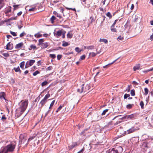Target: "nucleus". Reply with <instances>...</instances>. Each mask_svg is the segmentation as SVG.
Here are the masks:
<instances>
[{
    "label": "nucleus",
    "mask_w": 153,
    "mask_h": 153,
    "mask_svg": "<svg viewBox=\"0 0 153 153\" xmlns=\"http://www.w3.org/2000/svg\"><path fill=\"white\" fill-rule=\"evenodd\" d=\"M11 7L10 6H9L7 7L6 8L5 10L6 11V12H7V13L10 12L11 11Z\"/></svg>",
    "instance_id": "obj_20"
},
{
    "label": "nucleus",
    "mask_w": 153,
    "mask_h": 153,
    "mask_svg": "<svg viewBox=\"0 0 153 153\" xmlns=\"http://www.w3.org/2000/svg\"><path fill=\"white\" fill-rule=\"evenodd\" d=\"M108 111V109H106L105 110H104L103 111V112H102V113L101 114V115H105L106 113V112H107Z\"/></svg>",
    "instance_id": "obj_44"
},
{
    "label": "nucleus",
    "mask_w": 153,
    "mask_h": 153,
    "mask_svg": "<svg viewBox=\"0 0 153 153\" xmlns=\"http://www.w3.org/2000/svg\"><path fill=\"white\" fill-rule=\"evenodd\" d=\"M69 45L68 43V42L63 41V44L62 46L64 47H66L68 46Z\"/></svg>",
    "instance_id": "obj_31"
},
{
    "label": "nucleus",
    "mask_w": 153,
    "mask_h": 153,
    "mask_svg": "<svg viewBox=\"0 0 153 153\" xmlns=\"http://www.w3.org/2000/svg\"><path fill=\"white\" fill-rule=\"evenodd\" d=\"M25 65V62H22L20 64V66L21 68L23 69Z\"/></svg>",
    "instance_id": "obj_32"
},
{
    "label": "nucleus",
    "mask_w": 153,
    "mask_h": 153,
    "mask_svg": "<svg viewBox=\"0 0 153 153\" xmlns=\"http://www.w3.org/2000/svg\"><path fill=\"white\" fill-rule=\"evenodd\" d=\"M35 37L36 38H39L42 36V35L40 34V32H38L34 35Z\"/></svg>",
    "instance_id": "obj_22"
},
{
    "label": "nucleus",
    "mask_w": 153,
    "mask_h": 153,
    "mask_svg": "<svg viewBox=\"0 0 153 153\" xmlns=\"http://www.w3.org/2000/svg\"><path fill=\"white\" fill-rule=\"evenodd\" d=\"M138 129V128L137 127L135 128V127H133L126 131L125 133L126 134H130L134 132L135 131Z\"/></svg>",
    "instance_id": "obj_5"
},
{
    "label": "nucleus",
    "mask_w": 153,
    "mask_h": 153,
    "mask_svg": "<svg viewBox=\"0 0 153 153\" xmlns=\"http://www.w3.org/2000/svg\"><path fill=\"white\" fill-rule=\"evenodd\" d=\"M111 29L112 32H116L117 30L115 28H114V26L112 25L111 27Z\"/></svg>",
    "instance_id": "obj_24"
},
{
    "label": "nucleus",
    "mask_w": 153,
    "mask_h": 153,
    "mask_svg": "<svg viewBox=\"0 0 153 153\" xmlns=\"http://www.w3.org/2000/svg\"><path fill=\"white\" fill-rule=\"evenodd\" d=\"M20 5H13V7H14V10H16L19 8V6Z\"/></svg>",
    "instance_id": "obj_38"
},
{
    "label": "nucleus",
    "mask_w": 153,
    "mask_h": 153,
    "mask_svg": "<svg viewBox=\"0 0 153 153\" xmlns=\"http://www.w3.org/2000/svg\"><path fill=\"white\" fill-rule=\"evenodd\" d=\"M53 14L55 15L57 17L60 19L62 18V16H61V15L59 14L58 13L54 11Z\"/></svg>",
    "instance_id": "obj_16"
},
{
    "label": "nucleus",
    "mask_w": 153,
    "mask_h": 153,
    "mask_svg": "<svg viewBox=\"0 0 153 153\" xmlns=\"http://www.w3.org/2000/svg\"><path fill=\"white\" fill-rule=\"evenodd\" d=\"M60 0H54L53 1V3L52 4L53 5H54L53 4H56V3H57L59 2Z\"/></svg>",
    "instance_id": "obj_51"
},
{
    "label": "nucleus",
    "mask_w": 153,
    "mask_h": 153,
    "mask_svg": "<svg viewBox=\"0 0 153 153\" xmlns=\"http://www.w3.org/2000/svg\"><path fill=\"white\" fill-rule=\"evenodd\" d=\"M73 34L70 33L69 32L67 34V37L68 38H71L73 36Z\"/></svg>",
    "instance_id": "obj_33"
},
{
    "label": "nucleus",
    "mask_w": 153,
    "mask_h": 153,
    "mask_svg": "<svg viewBox=\"0 0 153 153\" xmlns=\"http://www.w3.org/2000/svg\"><path fill=\"white\" fill-rule=\"evenodd\" d=\"M62 33V31L61 30H59L57 31L54 30L53 32L54 36L57 38H58L60 36Z\"/></svg>",
    "instance_id": "obj_7"
},
{
    "label": "nucleus",
    "mask_w": 153,
    "mask_h": 153,
    "mask_svg": "<svg viewBox=\"0 0 153 153\" xmlns=\"http://www.w3.org/2000/svg\"><path fill=\"white\" fill-rule=\"evenodd\" d=\"M24 45V44L22 42H20L16 44L15 46V48L16 49H18L21 48Z\"/></svg>",
    "instance_id": "obj_10"
},
{
    "label": "nucleus",
    "mask_w": 153,
    "mask_h": 153,
    "mask_svg": "<svg viewBox=\"0 0 153 153\" xmlns=\"http://www.w3.org/2000/svg\"><path fill=\"white\" fill-rule=\"evenodd\" d=\"M94 48V47L93 45H91L89 46H87V49L89 50H92Z\"/></svg>",
    "instance_id": "obj_30"
},
{
    "label": "nucleus",
    "mask_w": 153,
    "mask_h": 153,
    "mask_svg": "<svg viewBox=\"0 0 153 153\" xmlns=\"http://www.w3.org/2000/svg\"><path fill=\"white\" fill-rule=\"evenodd\" d=\"M76 146H77V143L76 142L73 143L71 145L68 146V148L69 150H71Z\"/></svg>",
    "instance_id": "obj_9"
},
{
    "label": "nucleus",
    "mask_w": 153,
    "mask_h": 153,
    "mask_svg": "<svg viewBox=\"0 0 153 153\" xmlns=\"http://www.w3.org/2000/svg\"><path fill=\"white\" fill-rule=\"evenodd\" d=\"M65 8L67 10H71L74 11L75 12L76 11V10L75 8H72L68 7H65Z\"/></svg>",
    "instance_id": "obj_43"
},
{
    "label": "nucleus",
    "mask_w": 153,
    "mask_h": 153,
    "mask_svg": "<svg viewBox=\"0 0 153 153\" xmlns=\"http://www.w3.org/2000/svg\"><path fill=\"white\" fill-rule=\"evenodd\" d=\"M132 104H128L127 105L126 108H127L129 109L131 108V107H132Z\"/></svg>",
    "instance_id": "obj_46"
},
{
    "label": "nucleus",
    "mask_w": 153,
    "mask_h": 153,
    "mask_svg": "<svg viewBox=\"0 0 153 153\" xmlns=\"http://www.w3.org/2000/svg\"><path fill=\"white\" fill-rule=\"evenodd\" d=\"M23 25L22 24V21L20 20L18 23V26L19 29H20L23 27Z\"/></svg>",
    "instance_id": "obj_15"
},
{
    "label": "nucleus",
    "mask_w": 153,
    "mask_h": 153,
    "mask_svg": "<svg viewBox=\"0 0 153 153\" xmlns=\"http://www.w3.org/2000/svg\"><path fill=\"white\" fill-rule=\"evenodd\" d=\"M44 41V39H41L39 40V45H40L42 44Z\"/></svg>",
    "instance_id": "obj_34"
},
{
    "label": "nucleus",
    "mask_w": 153,
    "mask_h": 153,
    "mask_svg": "<svg viewBox=\"0 0 153 153\" xmlns=\"http://www.w3.org/2000/svg\"><path fill=\"white\" fill-rule=\"evenodd\" d=\"M75 51L76 52L78 53L80 52L81 51V50H80L78 47L76 48Z\"/></svg>",
    "instance_id": "obj_42"
},
{
    "label": "nucleus",
    "mask_w": 153,
    "mask_h": 153,
    "mask_svg": "<svg viewBox=\"0 0 153 153\" xmlns=\"http://www.w3.org/2000/svg\"><path fill=\"white\" fill-rule=\"evenodd\" d=\"M6 119V118L5 117V115H4L1 117V120H2L3 121H4Z\"/></svg>",
    "instance_id": "obj_56"
},
{
    "label": "nucleus",
    "mask_w": 153,
    "mask_h": 153,
    "mask_svg": "<svg viewBox=\"0 0 153 153\" xmlns=\"http://www.w3.org/2000/svg\"><path fill=\"white\" fill-rule=\"evenodd\" d=\"M85 57V55H83L81 56L80 60L84 59Z\"/></svg>",
    "instance_id": "obj_49"
},
{
    "label": "nucleus",
    "mask_w": 153,
    "mask_h": 153,
    "mask_svg": "<svg viewBox=\"0 0 153 153\" xmlns=\"http://www.w3.org/2000/svg\"><path fill=\"white\" fill-rule=\"evenodd\" d=\"M10 33L13 36H17L15 32L10 31Z\"/></svg>",
    "instance_id": "obj_48"
},
{
    "label": "nucleus",
    "mask_w": 153,
    "mask_h": 153,
    "mask_svg": "<svg viewBox=\"0 0 153 153\" xmlns=\"http://www.w3.org/2000/svg\"><path fill=\"white\" fill-rule=\"evenodd\" d=\"M140 68V64H139L136 65L134 67V70L136 71L137 70H139Z\"/></svg>",
    "instance_id": "obj_14"
},
{
    "label": "nucleus",
    "mask_w": 153,
    "mask_h": 153,
    "mask_svg": "<svg viewBox=\"0 0 153 153\" xmlns=\"http://www.w3.org/2000/svg\"><path fill=\"white\" fill-rule=\"evenodd\" d=\"M48 82L47 81H45L42 82V83L41 84V85L42 86H44L45 85H46L47 84Z\"/></svg>",
    "instance_id": "obj_39"
},
{
    "label": "nucleus",
    "mask_w": 153,
    "mask_h": 153,
    "mask_svg": "<svg viewBox=\"0 0 153 153\" xmlns=\"http://www.w3.org/2000/svg\"><path fill=\"white\" fill-rule=\"evenodd\" d=\"M52 68V67L51 66H50L46 68V70L47 71H50L51 70Z\"/></svg>",
    "instance_id": "obj_58"
},
{
    "label": "nucleus",
    "mask_w": 153,
    "mask_h": 153,
    "mask_svg": "<svg viewBox=\"0 0 153 153\" xmlns=\"http://www.w3.org/2000/svg\"><path fill=\"white\" fill-rule=\"evenodd\" d=\"M36 136L37 137H41L42 136L41 133H40L39 134L38 133L37 134H36L35 135H33L32 136L30 137L28 139V141H29L34 139L35 138V137H36Z\"/></svg>",
    "instance_id": "obj_8"
},
{
    "label": "nucleus",
    "mask_w": 153,
    "mask_h": 153,
    "mask_svg": "<svg viewBox=\"0 0 153 153\" xmlns=\"http://www.w3.org/2000/svg\"><path fill=\"white\" fill-rule=\"evenodd\" d=\"M6 49L7 50L11 49L12 48L11 47V44L10 42H9L6 45Z\"/></svg>",
    "instance_id": "obj_19"
},
{
    "label": "nucleus",
    "mask_w": 153,
    "mask_h": 153,
    "mask_svg": "<svg viewBox=\"0 0 153 153\" xmlns=\"http://www.w3.org/2000/svg\"><path fill=\"white\" fill-rule=\"evenodd\" d=\"M16 144L15 142H13L6 146L2 147L0 153H8V152H12L15 148Z\"/></svg>",
    "instance_id": "obj_1"
},
{
    "label": "nucleus",
    "mask_w": 153,
    "mask_h": 153,
    "mask_svg": "<svg viewBox=\"0 0 153 153\" xmlns=\"http://www.w3.org/2000/svg\"><path fill=\"white\" fill-rule=\"evenodd\" d=\"M62 37L63 38H64L65 36V33H66V31H62Z\"/></svg>",
    "instance_id": "obj_47"
},
{
    "label": "nucleus",
    "mask_w": 153,
    "mask_h": 153,
    "mask_svg": "<svg viewBox=\"0 0 153 153\" xmlns=\"http://www.w3.org/2000/svg\"><path fill=\"white\" fill-rule=\"evenodd\" d=\"M123 150L122 148L119 146L117 148L112 149L110 151V153H121Z\"/></svg>",
    "instance_id": "obj_4"
},
{
    "label": "nucleus",
    "mask_w": 153,
    "mask_h": 153,
    "mask_svg": "<svg viewBox=\"0 0 153 153\" xmlns=\"http://www.w3.org/2000/svg\"><path fill=\"white\" fill-rule=\"evenodd\" d=\"M130 93L132 96H134L135 95L134 90L133 89L131 90Z\"/></svg>",
    "instance_id": "obj_37"
},
{
    "label": "nucleus",
    "mask_w": 153,
    "mask_h": 153,
    "mask_svg": "<svg viewBox=\"0 0 153 153\" xmlns=\"http://www.w3.org/2000/svg\"><path fill=\"white\" fill-rule=\"evenodd\" d=\"M120 58V57L118 58H117V59H116L115 60H114L113 62H112L110 63H109L106 65H105L103 67V68H107V67L108 65H111V64H113L115 62L117 59H118L119 58Z\"/></svg>",
    "instance_id": "obj_27"
},
{
    "label": "nucleus",
    "mask_w": 153,
    "mask_h": 153,
    "mask_svg": "<svg viewBox=\"0 0 153 153\" xmlns=\"http://www.w3.org/2000/svg\"><path fill=\"white\" fill-rule=\"evenodd\" d=\"M46 101L43 99L40 102V104L41 105V106H43L46 103Z\"/></svg>",
    "instance_id": "obj_18"
},
{
    "label": "nucleus",
    "mask_w": 153,
    "mask_h": 153,
    "mask_svg": "<svg viewBox=\"0 0 153 153\" xmlns=\"http://www.w3.org/2000/svg\"><path fill=\"white\" fill-rule=\"evenodd\" d=\"M140 106L141 108L142 109H143L144 108V104L143 102L142 101H141L140 102Z\"/></svg>",
    "instance_id": "obj_25"
},
{
    "label": "nucleus",
    "mask_w": 153,
    "mask_h": 153,
    "mask_svg": "<svg viewBox=\"0 0 153 153\" xmlns=\"http://www.w3.org/2000/svg\"><path fill=\"white\" fill-rule=\"evenodd\" d=\"M31 49H35L36 48V46L35 45H32L30 46Z\"/></svg>",
    "instance_id": "obj_55"
},
{
    "label": "nucleus",
    "mask_w": 153,
    "mask_h": 153,
    "mask_svg": "<svg viewBox=\"0 0 153 153\" xmlns=\"http://www.w3.org/2000/svg\"><path fill=\"white\" fill-rule=\"evenodd\" d=\"M49 43H48L45 42L42 43V47L43 48H47L49 45Z\"/></svg>",
    "instance_id": "obj_13"
},
{
    "label": "nucleus",
    "mask_w": 153,
    "mask_h": 153,
    "mask_svg": "<svg viewBox=\"0 0 153 153\" xmlns=\"http://www.w3.org/2000/svg\"><path fill=\"white\" fill-rule=\"evenodd\" d=\"M132 83L135 85H138V83L135 81H133Z\"/></svg>",
    "instance_id": "obj_62"
},
{
    "label": "nucleus",
    "mask_w": 153,
    "mask_h": 153,
    "mask_svg": "<svg viewBox=\"0 0 153 153\" xmlns=\"http://www.w3.org/2000/svg\"><path fill=\"white\" fill-rule=\"evenodd\" d=\"M150 39L152 41L153 40V34H152V35L150 36Z\"/></svg>",
    "instance_id": "obj_64"
},
{
    "label": "nucleus",
    "mask_w": 153,
    "mask_h": 153,
    "mask_svg": "<svg viewBox=\"0 0 153 153\" xmlns=\"http://www.w3.org/2000/svg\"><path fill=\"white\" fill-rule=\"evenodd\" d=\"M99 53H95L94 52L90 53H89V55L90 56H91L92 57H94L96 55Z\"/></svg>",
    "instance_id": "obj_26"
},
{
    "label": "nucleus",
    "mask_w": 153,
    "mask_h": 153,
    "mask_svg": "<svg viewBox=\"0 0 153 153\" xmlns=\"http://www.w3.org/2000/svg\"><path fill=\"white\" fill-rule=\"evenodd\" d=\"M9 20H7L4 21V23H6L5 25H6L8 26L11 25L9 22Z\"/></svg>",
    "instance_id": "obj_28"
},
{
    "label": "nucleus",
    "mask_w": 153,
    "mask_h": 153,
    "mask_svg": "<svg viewBox=\"0 0 153 153\" xmlns=\"http://www.w3.org/2000/svg\"><path fill=\"white\" fill-rule=\"evenodd\" d=\"M55 100H54L52 101L50 104V107H52L54 105L55 102Z\"/></svg>",
    "instance_id": "obj_59"
},
{
    "label": "nucleus",
    "mask_w": 153,
    "mask_h": 153,
    "mask_svg": "<svg viewBox=\"0 0 153 153\" xmlns=\"http://www.w3.org/2000/svg\"><path fill=\"white\" fill-rule=\"evenodd\" d=\"M21 104L20 106V108L21 110V111L23 112L27 108L28 103V100H25L23 101H21Z\"/></svg>",
    "instance_id": "obj_2"
},
{
    "label": "nucleus",
    "mask_w": 153,
    "mask_h": 153,
    "mask_svg": "<svg viewBox=\"0 0 153 153\" xmlns=\"http://www.w3.org/2000/svg\"><path fill=\"white\" fill-rule=\"evenodd\" d=\"M14 70L16 72H19L20 73H21V71L20 70L19 67V66H18L17 68H13Z\"/></svg>",
    "instance_id": "obj_21"
},
{
    "label": "nucleus",
    "mask_w": 153,
    "mask_h": 153,
    "mask_svg": "<svg viewBox=\"0 0 153 153\" xmlns=\"http://www.w3.org/2000/svg\"><path fill=\"white\" fill-rule=\"evenodd\" d=\"M25 35V33L24 32H23L20 34L19 36L20 37H22Z\"/></svg>",
    "instance_id": "obj_52"
},
{
    "label": "nucleus",
    "mask_w": 153,
    "mask_h": 153,
    "mask_svg": "<svg viewBox=\"0 0 153 153\" xmlns=\"http://www.w3.org/2000/svg\"><path fill=\"white\" fill-rule=\"evenodd\" d=\"M144 91H145V93H144V94L145 95H146L148 94V92H149V90H148V89L146 88H145Z\"/></svg>",
    "instance_id": "obj_35"
},
{
    "label": "nucleus",
    "mask_w": 153,
    "mask_h": 153,
    "mask_svg": "<svg viewBox=\"0 0 153 153\" xmlns=\"http://www.w3.org/2000/svg\"><path fill=\"white\" fill-rule=\"evenodd\" d=\"M107 16L109 18L111 19L112 17V15L110 12H108L106 14Z\"/></svg>",
    "instance_id": "obj_29"
},
{
    "label": "nucleus",
    "mask_w": 153,
    "mask_h": 153,
    "mask_svg": "<svg viewBox=\"0 0 153 153\" xmlns=\"http://www.w3.org/2000/svg\"><path fill=\"white\" fill-rule=\"evenodd\" d=\"M142 147L143 148H148L147 143L146 142H143L142 144Z\"/></svg>",
    "instance_id": "obj_23"
},
{
    "label": "nucleus",
    "mask_w": 153,
    "mask_h": 153,
    "mask_svg": "<svg viewBox=\"0 0 153 153\" xmlns=\"http://www.w3.org/2000/svg\"><path fill=\"white\" fill-rule=\"evenodd\" d=\"M35 62V60L33 59L27 61L26 63L25 68H27L29 66H31Z\"/></svg>",
    "instance_id": "obj_6"
},
{
    "label": "nucleus",
    "mask_w": 153,
    "mask_h": 153,
    "mask_svg": "<svg viewBox=\"0 0 153 153\" xmlns=\"http://www.w3.org/2000/svg\"><path fill=\"white\" fill-rule=\"evenodd\" d=\"M39 72L38 71H36L33 73V76H36L37 74H39Z\"/></svg>",
    "instance_id": "obj_41"
},
{
    "label": "nucleus",
    "mask_w": 153,
    "mask_h": 153,
    "mask_svg": "<svg viewBox=\"0 0 153 153\" xmlns=\"http://www.w3.org/2000/svg\"><path fill=\"white\" fill-rule=\"evenodd\" d=\"M2 54L3 56L6 57H8L10 56L8 53H3Z\"/></svg>",
    "instance_id": "obj_40"
},
{
    "label": "nucleus",
    "mask_w": 153,
    "mask_h": 153,
    "mask_svg": "<svg viewBox=\"0 0 153 153\" xmlns=\"http://www.w3.org/2000/svg\"><path fill=\"white\" fill-rule=\"evenodd\" d=\"M123 39V37H122L121 36H119L117 38V39L120 40H122Z\"/></svg>",
    "instance_id": "obj_53"
},
{
    "label": "nucleus",
    "mask_w": 153,
    "mask_h": 153,
    "mask_svg": "<svg viewBox=\"0 0 153 153\" xmlns=\"http://www.w3.org/2000/svg\"><path fill=\"white\" fill-rule=\"evenodd\" d=\"M84 150V149L83 148L82 149H81L80 151H79L77 153H82Z\"/></svg>",
    "instance_id": "obj_63"
},
{
    "label": "nucleus",
    "mask_w": 153,
    "mask_h": 153,
    "mask_svg": "<svg viewBox=\"0 0 153 153\" xmlns=\"http://www.w3.org/2000/svg\"><path fill=\"white\" fill-rule=\"evenodd\" d=\"M5 94L4 92H0V99L6 100L5 98Z\"/></svg>",
    "instance_id": "obj_12"
},
{
    "label": "nucleus",
    "mask_w": 153,
    "mask_h": 153,
    "mask_svg": "<svg viewBox=\"0 0 153 153\" xmlns=\"http://www.w3.org/2000/svg\"><path fill=\"white\" fill-rule=\"evenodd\" d=\"M134 117V115L133 114H131L128 115H126L123 117L122 118V119H131L133 118Z\"/></svg>",
    "instance_id": "obj_11"
},
{
    "label": "nucleus",
    "mask_w": 153,
    "mask_h": 153,
    "mask_svg": "<svg viewBox=\"0 0 153 153\" xmlns=\"http://www.w3.org/2000/svg\"><path fill=\"white\" fill-rule=\"evenodd\" d=\"M35 7H33L32 8H30L29 9L28 11H33L35 9Z\"/></svg>",
    "instance_id": "obj_61"
},
{
    "label": "nucleus",
    "mask_w": 153,
    "mask_h": 153,
    "mask_svg": "<svg viewBox=\"0 0 153 153\" xmlns=\"http://www.w3.org/2000/svg\"><path fill=\"white\" fill-rule=\"evenodd\" d=\"M50 97V94H47L45 97L43 98L46 101Z\"/></svg>",
    "instance_id": "obj_36"
},
{
    "label": "nucleus",
    "mask_w": 153,
    "mask_h": 153,
    "mask_svg": "<svg viewBox=\"0 0 153 153\" xmlns=\"http://www.w3.org/2000/svg\"><path fill=\"white\" fill-rule=\"evenodd\" d=\"M84 84H83L82 85L80 86L77 89V91L79 93H81L82 92H86L89 89V86L87 85H86L85 88H84Z\"/></svg>",
    "instance_id": "obj_3"
},
{
    "label": "nucleus",
    "mask_w": 153,
    "mask_h": 153,
    "mask_svg": "<svg viewBox=\"0 0 153 153\" xmlns=\"http://www.w3.org/2000/svg\"><path fill=\"white\" fill-rule=\"evenodd\" d=\"M99 41L100 42H103L105 44H107L108 43V40L105 39H100Z\"/></svg>",
    "instance_id": "obj_17"
},
{
    "label": "nucleus",
    "mask_w": 153,
    "mask_h": 153,
    "mask_svg": "<svg viewBox=\"0 0 153 153\" xmlns=\"http://www.w3.org/2000/svg\"><path fill=\"white\" fill-rule=\"evenodd\" d=\"M62 55H58L57 56V59L58 60H60L62 57Z\"/></svg>",
    "instance_id": "obj_57"
},
{
    "label": "nucleus",
    "mask_w": 153,
    "mask_h": 153,
    "mask_svg": "<svg viewBox=\"0 0 153 153\" xmlns=\"http://www.w3.org/2000/svg\"><path fill=\"white\" fill-rule=\"evenodd\" d=\"M4 5L3 3L0 2V10L4 6Z\"/></svg>",
    "instance_id": "obj_60"
},
{
    "label": "nucleus",
    "mask_w": 153,
    "mask_h": 153,
    "mask_svg": "<svg viewBox=\"0 0 153 153\" xmlns=\"http://www.w3.org/2000/svg\"><path fill=\"white\" fill-rule=\"evenodd\" d=\"M130 96L129 94H125L124 96V99H126L128 97H129Z\"/></svg>",
    "instance_id": "obj_54"
},
{
    "label": "nucleus",
    "mask_w": 153,
    "mask_h": 153,
    "mask_svg": "<svg viewBox=\"0 0 153 153\" xmlns=\"http://www.w3.org/2000/svg\"><path fill=\"white\" fill-rule=\"evenodd\" d=\"M50 56L52 58V59H54L56 57V55L54 54H50Z\"/></svg>",
    "instance_id": "obj_45"
},
{
    "label": "nucleus",
    "mask_w": 153,
    "mask_h": 153,
    "mask_svg": "<svg viewBox=\"0 0 153 153\" xmlns=\"http://www.w3.org/2000/svg\"><path fill=\"white\" fill-rule=\"evenodd\" d=\"M62 107L61 105H60L57 108V110L56 111V113L58 112V111H60L62 108Z\"/></svg>",
    "instance_id": "obj_50"
}]
</instances>
